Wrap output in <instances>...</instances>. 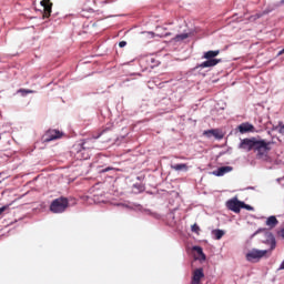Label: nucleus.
<instances>
[{"instance_id": "f257e3e1", "label": "nucleus", "mask_w": 284, "mask_h": 284, "mask_svg": "<svg viewBox=\"0 0 284 284\" xmlns=\"http://www.w3.org/2000/svg\"><path fill=\"white\" fill-rule=\"evenodd\" d=\"M271 242V247L270 250H256V248H253L252 251H250L247 254H246V260L247 261H256V258H263V256H271L272 255V252H274V250H276V239L273 237V235H270V240H267Z\"/></svg>"}, {"instance_id": "f03ea898", "label": "nucleus", "mask_w": 284, "mask_h": 284, "mask_svg": "<svg viewBox=\"0 0 284 284\" xmlns=\"http://www.w3.org/2000/svg\"><path fill=\"white\" fill-rule=\"evenodd\" d=\"M219 54H221L220 50H215V51H206L204 52L202 59H206V61L202 62L201 64H199L196 67V69L199 68H214L216 65H219V63H221V59H216V57H219Z\"/></svg>"}, {"instance_id": "7ed1b4c3", "label": "nucleus", "mask_w": 284, "mask_h": 284, "mask_svg": "<svg viewBox=\"0 0 284 284\" xmlns=\"http://www.w3.org/2000/svg\"><path fill=\"white\" fill-rule=\"evenodd\" d=\"M272 143L265 140H256L254 152H257V159H267V154L272 151Z\"/></svg>"}, {"instance_id": "20e7f679", "label": "nucleus", "mask_w": 284, "mask_h": 284, "mask_svg": "<svg viewBox=\"0 0 284 284\" xmlns=\"http://www.w3.org/2000/svg\"><path fill=\"white\" fill-rule=\"evenodd\" d=\"M69 205H70V201H68L67 197L61 196L51 202L50 211L53 214H62V212L68 210Z\"/></svg>"}, {"instance_id": "39448f33", "label": "nucleus", "mask_w": 284, "mask_h": 284, "mask_svg": "<svg viewBox=\"0 0 284 284\" xmlns=\"http://www.w3.org/2000/svg\"><path fill=\"white\" fill-rule=\"evenodd\" d=\"M256 141H257L256 138L243 139L239 145V149L245 150V152H252V150H255Z\"/></svg>"}, {"instance_id": "423d86ee", "label": "nucleus", "mask_w": 284, "mask_h": 284, "mask_svg": "<svg viewBox=\"0 0 284 284\" xmlns=\"http://www.w3.org/2000/svg\"><path fill=\"white\" fill-rule=\"evenodd\" d=\"M243 202L239 201V199L233 197L226 202V207L231 210V212H235V214H239L241 212Z\"/></svg>"}, {"instance_id": "0eeeda50", "label": "nucleus", "mask_w": 284, "mask_h": 284, "mask_svg": "<svg viewBox=\"0 0 284 284\" xmlns=\"http://www.w3.org/2000/svg\"><path fill=\"white\" fill-rule=\"evenodd\" d=\"M63 136V133L59 130H49L44 134V141L45 143H50V141H57V139H61Z\"/></svg>"}, {"instance_id": "6e6552de", "label": "nucleus", "mask_w": 284, "mask_h": 284, "mask_svg": "<svg viewBox=\"0 0 284 284\" xmlns=\"http://www.w3.org/2000/svg\"><path fill=\"white\" fill-rule=\"evenodd\" d=\"M40 4L43 8V19H49L52 14V2L50 0H42Z\"/></svg>"}, {"instance_id": "1a4fd4ad", "label": "nucleus", "mask_w": 284, "mask_h": 284, "mask_svg": "<svg viewBox=\"0 0 284 284\" xmlns=\"http://www.w3.org/2000/svg\"><path fill=\"white\" fill-rule=\"evenodd\" d=\"M205 277V273H203V268H196L193 272L192 284H201V278Z\"/></svg>"}, {"instance_id": "9d476101", "label": "nucleus", "mask_w": 284, "mask_h": 284, "mask_svg": "<svg viewBox=\"0 0 284 284\" xmlns=\"http://www.w3.org/2000/svg\"><path fill=\"white\" fill-rule=\"evenodd\" d=\"M239 132L241 134H245L247 132H254V126L250 122H244L237 126Z\"/></svg>"}, {"instance_id": "9b49d317", "label": "nucleus", "mask_w": 284, "mask_h": 284, "mask_svg": "<svg viewBox=\"0 0 284 284\" xmlns=\"http://www.w3.org/2000/svg\"><path fill=\"white\" fill-rule=\"evenodd\" d=\"M232 170H234L232 166H222L214 171L213 174L214 176H224V174L232 172Z\"/></svg>"}, {"instance_id": "f8f14e48", "label": "nucleus", "mask_w": 284, "mask_h": 284, "mask_svg": "<svg viewBox=\"0 0 284 284\" xmlns=\"http://www.w3.org/2000/svg\"><path fill=\"white\" fill-rule=\"evenodd\" d=\"M266 225H268V227H276L278 225V220L276 216L272 215L266 220Z\"/></svg>"}, {"instance_id": "ddd939ff", "label": "nucleus", "mask_w": 284, "mask_h": 284, "mask_svg": "<svg viewBox=\"0 0 284 284\" xmlns=\"http://www.w3.org/2000/svg\"><path fill=\"white\" fill-rule=\"evenodd\" d=\"M172 170H175V172H181V170H184L187 172V164H174L171 165Z\"/></svg>"}, {"instance_id": "4468645a", "label": "nucleus", "mask_w": 284, "mask_h": 284, "mask_svg": "<svg viewBox=\"0 0 284 284\" xmlns=\"http://www.w3.org/2000/svg\"><path fill=\"white\" fill-rule=\"evenodd\" d=\"M213 234H214L216 241H221V239H223V236H225V232L223 230H214Z\"/></svg>"}, {"instance_id": "2eb2a0df", "label": "nucleus", "mask_w": 284, "mask_h": 284, "mask_svg": "<svg viewBox=\"0 0 284 284\" xmlns=\"http://www.w3.org/2000/svg\"><path fill=\"white\" fill-rule=\"evenodd\" d=\"M193 252H196L202 261H205V253H203V248L201 246H193Z\"/></svg>"}, {"instance_id": "dca6fc26", "label": "nucleus", "mask_w": 284, "mask_h": 284, "mask_svg": "<svg viewBox=\"0 0 284 284\" xmlns=\"http://www.w3.org/2000/svg\"><path fill=\"white\" fill-rule=\"evenodd\" d=\"M190 34L187 33H182V34H178L174 37V41H185V39H189Z\"/></svg>"}, {"instance_id": "f3484780", "label": "nucleus", "mask_w": 284, "mask_h": 284, "mask_svg": "<svg viewBox=\"0 0 284 284\" xmlns=\"http://www.w3.org/2000/svg\"><path fill=\"white\" fill-rule=\"evenodd\" d=\"M213 136H214V139H219V140H221V139H223V132H221L219 129H213Z\"/></svg>"}, {"instance_id": "a211bd4d", "label": "nucleus", "mask_w": 284, "mask_h": 284, "mask_svg": "<svg viewBox=\"0 0 284 284\" xmlns=\"http://www.w3.org/2000/svg\"><path fill=\"white\" fill-rule=\"evenodd\" d=\"M18 92H20V94H22V97H26L28 94H34L33 90H28V89H20Z\"/></svg>"}, {"instance_id": "6ab92c4d", "label": "nucleus", "mask_w": 284, "mask_h": 284, "mask_svg": "<svg viewBox=\"0 0 284 284\" xmlns=\"http://www.w3.org/2000/svg\"><path fill=\"white\" fill-rule=\"evenodd\" d=\"M203 136H207V139H212V136H214V129L204 131Z\"/></svg>"}, {"instance_id": "aec40b11", "label": "nucleus", "mask_w": 284, "mask_h": 284, "mask_svg": "<svg viewBox=\"0 0 284 284\" xmlns=\"http://www.w3.org/2000/svg\"><path fill=\"white\" fill-rule=\"evenodd\" d=\"M242 209L247 210L248 212L254 211V207L251 206L250 204H245V202H242Z\"/></svg>"}, {"instance_id": "412c9836", "label": "nucleus", "mask_w": 284, "mask_h": 284, "mask_svg": "<svg viewBox=\"0 0 284 284\" xmlns=\"http://www.w3.org/2000/svg\"><path fill=\"white\" fill-rule=\"evenodd\" d=\"M191 231L194 232L195 234H199V232H201V227L199 226V224H193L191 226Z\"/></svg>"}, {"instance_id": "4be33fe9", "label": "nucleus", "mask_w": 284, "mask_h": 284, "mask_svg": "<svg viewBox=\"0 0 284 284\" xmlns=\"http://www.w3.org/2000/svg\"><path fill=\"white\" fill-rule=\"evenodd\" d=\"M112 170H114V168L108 166V168L101 170L100 172H101L102 174H105V172H110V171H112Z\"/></svg>"}, {"instance_id": "5701e85b", "label": "nucleus", "mask_w": 284, "mask_h": 284, "mask_svg": "<svg viewBox=\"0 0 284 284\" xmlns=\"http://www.w3.org/2000/svg\"><path fill=\"white\" fill-rule=\"evenodd\" d=\"M125 45H128V42H125V41L119 42V47L120 48H125Z\"/></svg>"}, {"instance_id": "b1692460", "label": "nucleus", "mask_w": 284, "mask_h": 284, "mask_svg": "<svg viewBox=\"0 0 284 284\" xmlns=\"http://www.w3.org/2000/svg\"><path fill=\"white\" fill-rule=\"evenodd\" d=\"M280 134H284V124L280 126Z\"/></svg>"}, {"instance_id": "393cba45", "label": "nucleus", "mask_w": 284, "mask_h": 284, "mask_svg": "<svg viewBox=\"0 0 284 284\" xmlns=\"http://www.w3.org/2000/svg\"><path fill=\"white\" fill-rule=\"evenodd\" d=\"M278 234L282 236V239H284V229H282Z\"/></svg>"}, {"instance_id": "a878e982", "label": "nucleus", "mask_w": 284, "mask_h": 284, "mask_svg": "<svg viewBox=\"0 0 284 284\" xmlns=\"http://www.w3.org/2000/svg\"><path fill=\"white\" fill-rule=\"evenodd\" d=\"M281 4L284 6V0H281Z\"/></svg>"}, {"instance_id": "bb28decb", "label": "nucleus", "mask_w": 284, "mask_h": 284, "mask_svg": "<svg viewBox=\"0 0 284 284\" xmlns=\"http://www.w3.org/2000/svg\"><path fill=\"white\" fill-rule=\"evenodd\" d=\"M170 33H166L165 37H169Z\"/></svg>"}]
</instances>
